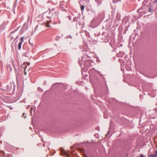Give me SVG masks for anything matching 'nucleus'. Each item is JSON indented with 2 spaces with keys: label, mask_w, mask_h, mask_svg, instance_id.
<instances>
[{
  "label": "nucleus",
  "mask_w": 157,
  "mask_h": 157,
  "mask_svg": "<svg viewBox=\"0 0 157 157\" xmlns=\"http://www.w3.org/2000/svg\"><path fill=\"white\" fill-rule=\"evenodd\" d=\"M51 22L50 20L48 21L45 23V26L47 27H50V25H49V24Z\"/></svg>",
  "instance_id": "1"
},
{
  "label": "nucleus",
  "mask_w": 157,
  "mask_h": 157,
  "mask_svg": "<svg viewBox=\"0 0 157 157\" xmlns=\"http://www.w3.org/2000/svg\"><path fill=\"white\" fill-rule=\"evenodd\" d=\"M157 151L155 152L154 154L150 155L149 157H157Z\"/></svg>",
  "instance_id": "2"
},
{
  "label": "nucleus",
  "mask_w": 157,
  "mask_h": 157,
  "mask_svg": "<svg viewBox=\"0 0 157 157\" xmlns=\"http://www.w3.org/2000/svg\"><path fill=\"white\" fill-rule=\"evenodd\" d=\"M22 43V42H20L18 44V48L19 50H20L21 48Z\"/></svg>",
  "instance_id": "3"
},
{
  "label": "nucleus",
  "mask_w": 157,
  "mask_h": 157,
  "mask_svg": "<svg viewBox=\"0 0 157 157\" xmlns=\"http://www.w3.org/2000/svg\"><path fill=\"white\" fill-rule=\"evenodd\" d=\"M54 10V9H52L51 10H50V11H49V13H51L52 14H54V12H53L52 11Z\"/></svg>",
  "instance_id": "4"
},
{
  "label": "nucleus",
  "mask_w": 157,
  "mask_h": 157,
  "mask_svg": "<svg viewBox=\"0 0 157 157\" xmlns=\"http://www.w3.org/2000/svg\"><path fill=\"white\" fill-rule=\"evenodd\" d=\"M60 38V37L59 36H57L56 37V40L58 41L59 40Z\"/></svg>",
  "instance_id": "5"
},
{
  "label": "nucleus",
  "mask_w": 157,
  "mask_h": 157,
  "mask_svg": "<svg viewBox=\"0 0 157 157\" xmlns=\"http://www.w3.org/2000/svg\"><path fill=\"white\" fill-rule=\"evenodd\" d=\"M23 39H24V37H21V39H20V40L21 41V42H22V43L23 42Z\"/></svg>",
  "instance_id": "6"
},
{
  "label": "nucleus",
  "mask_w": 157,
  "mask_h": 157,
  "mask_svg": "<svg viewBox=\"0 0 157 157\" xmlns=\"http://www.w3.org/2000/svg\"><path fill=\"white\" fill-rule=\"evenodd\" d=\"M84 6H81V10H83L84 9Z\"/></svg>",
  "instance_id": "7"
},
{
  "label": "nucleus",
  "mask_w": 157,
  "mask_h": 157,
  "mask_svg": "<svg viewBox=\"0 0 157 157\" xmlns=\"http://www.w3.org/2000/svg\"><path fill=\"white\" fill-rule=\"evenodd\" d=\"M140 157H146V156H144L143 154H140Z\"/></svg>",
  "instance_id": "8"
},
{
  "label": "nucleus",
  "mask_w": 157,
  "mask_h": 157,
  "mask_svg": "<svg viewBox=\"0 0 157 157\" xmlns=\"http://www.w3.org/2000/svg\"><path fill=\"white\" fill-rule=\"evenodd\" d=\"M25 70H25V69H24V72H25V75H26V72H25Z\"/></svg>",
  "instance_id": "9"
},
{
  "label": "nucleus",
  "mask_w": 157,
  "mask_h": 157,
  "mask_svg": "<svg viewBox=\"0 0 157 157\" xmlns=\"http://www.w3.org/2000/svg\"><path fill=\"white\" fill-rule=\"evenodd\" d=\"M66 156H67V157H68V155H67V154H66Z\"/></svg>",
  "instance_id": "10"
},
{
  "label": "nucleus",
  "mask_w": 157,
  "mask_h": 157,
  "mask_svg": "<svg viewBox=\"0 0 157 157\" xmlns=\"http://www.w3.org/2000/svg\"><path fill=\"white\" fill-rule=\"evenodd\" d=\"M25 114V113H23V116H24V115Z\"/></svg>",
  "instance_id": "11"
},
{
  "label": "nucleus",
  "mask_w": 157,
  "mask_h": 157,
  "mask_svg": "<svg viewBox=\"0 0 157 157\" xmlns=\"http://www.w3.org/2000/svg\"><path fill=\"white\" fill-rule=\"evenodd\" d=\"M29 43H30V41H29Z\"/></svg>",
  "instance_id": "12"
},
{
  "label": "nucleus",
  "mask_w": 157,
  "mask_h": 157,
  "mask_svg": "<svg viewBox=\"0 0 157 157\" xmlns=\"http://www.w3.org/2000/svg\"><path fill=\"white\" fill-rule=\"evenodd\" d=\"M156 2H157V0H156Z\"/></svg>",
  "instance_id": "13"
}]
</instances>
